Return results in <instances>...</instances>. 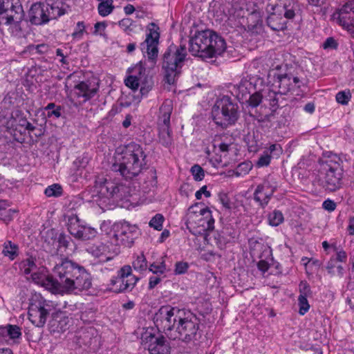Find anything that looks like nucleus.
<instances>
[{
    "label": "nucleus",
    "instance_id": "obj_1",
    "mask_svg": "<svg viewBox=\"0 0 354 354\" xmlns=\"http://www.w3.org/2000/svg\"><path fill=\"white\" fill-rule=\"evenodd\" d=\"M153 321L171 339L188 343L201 337L200 319L189 310L162 306L154 315Z\"/></svg>",
    "mask_w": 354,
    "mask_h": 354
},
{
    "label": "nucleus",
    "instance_id": "obj_2",
    "mask_svg": "<svg viewBox=\"0 0 354 354\" xmlns=\"http://www.w3.org/2000/svg\"><path fill=\"white\" fill-rule=\"evenodd\" d=\"M146 154L142 147L131 142L126 145L121 153L115 156L111 171L119 173L125 179L138 176L146 167Z\"/></svg>",
    "mask_w": 354,
    "mask_h": 354
},
{
    "label": "nucleus",
    "instance_id": "obj_3",
    "mask_svg": "<svg viewBox=\"0 0 354 354\" xmlns=\"http://www.w3.org/2000/svg\"><path fill=\"white\" fill-rule=\"evenodd\" d=\"M226 48L225 40L210 30L198 31L189 41V51L194 56L209 59L221 55Z\"/></svg>",
    "mask_w": 354,
    "mask_h": 354
},
{
    "label": "nucleus",
    "instance_id": "obj_4",
    "mask_svg": "<svg viewBox=\"0 0 354 354\" xmlns=\"http://www.w3.org/2000/svg\"><path fill=\"white\" fill-rule=\"evenodd\" d=\"M343 161L336 154H332L322 160L317 180L325 191L334 192L342 187Z\"/></svg>",
    "mask_w": 354,
    "mask_h": 354
},
{
    "label": "nucleus",
    "instance_id": "obj_5",
    "mask_svg": "<svg viewBox=\"0 0 354 354\" xmlns=\"http://www.w3.org/2000/svg\"><path fill=\"white\" fill-rule=\"evenodd\" d=\"M80 265L68 259H61L53 270V275L46 277L42 284L55 293L64 294L70 277L77 271Z\"/></svg>",
    "mask_w": 354,
    "mask_h": 354
},
{
    "label": "nucleus",
    "instance_id": "obj_6",
    "mask_svg": "<svg viewBox=\"0 0 354 354\" xmlns=\"http://www.w3.org/2000/svg\"><path fill=\"white\" fill-rule=\"evenodd\" d=\"M24 19V11L20 0H0V19L4 21L12 36H22Z\"/></svg>",
    "mask_w": 354,
    "mask_h": 354
},
{
    "label": "nucleus",
    "instance_id": "obj_7",
    "mask_svg": "<svg viewBox=\"0 0 354 354\" xmlns=\"http://www.w3.org/2000/svg\"><path fill=\"white\" fill-rule=\"evenodd\" d=\"M185 223L189 232L196 236L203 235L214 227L211 211L198 203L188 209Z\"/></svg>",
    "mask_w": 354,
    "mask_h": 354
},
{
    "label": "nucleus",
    "instance_id": "obj_8",
    "mask_svg": "<svg viewBox=\"0 0 354 354\" xmlns=\"http://www.w3.org/2000/svg\"><path fill=\"white\" fill-rule=\"evenodd\" d=\"M186 55L185 45L170 46L164 53L162 68L165 81L169 84H173L180 74Z\"/></svg>",
    "mask_w": 354,
    "mask_h": 354
},
{
    "label": "nucleus",
    "instance_id": "obj_9",
    "mask_svg": "<svg viewBox=\"0 0 354 354\" xmlns=\"http://www.w3.org/2000/svg\"><path fill=\"white\" fill-rule=\"evenodd\" d=\"M272 10L267 18V24L275 31L284 30L287 20L292 19L299 11L298 5L293 0H280Z\"/></svg>",
    "mask_w": 354,
    "mask_h": 354
},
{
    "label": "nucleus",
    "instance_id": "obj_10",
    "mask_svg": "<svg viewBox=\"0 0 354 354\" xmlns=\"http://www.w3.org/2000/svg\"><path fill=\"white\" fill-rule=\"evenodd\" d=\"M238 105L230 97L223 96L215 102L212 109V117L217 125L226 128L238 120Z\"/></svg>",
    "mask_w": 354,
    "mask_h": 354
},
{
    "label": "nucleus",
    "instance_id": "obj_11",
    "mask_svg": "<svg viewBox=\"0 0 354 354\" xmlns=\"http://www.w3.org/2000/svg\"><path fill=\"white\" fill-rule=\"evenodd\" d=\"M95 189L98 198L102 202L113 199L114 201L127 198L130 195V188L122 183H116L103 177H99L95 180Z\"/></svg>",
    "mask_w": 354,
    "mask_h": 354
},
{
    "label": "nucleus",
    "instance_id": "obj_12",
    "mask_svg": "<svg viewBox=\"0 0 354 354\" xmlns=\"http://www.w3.org/2000/svg\"><path fill=\"white\" fill-rule=\"evenodd\" d=\"M64 14V10L59 7L57 3L39 1L31 6L28 11V19L32 24L39 26Z\"/></svg>",
    "mask_w": 354,
    "mask_h": 354
},
{
    "label": "nucleus",
    "instance_id": "obj_13",
    "mask_svg": "<svg viewBox=\"0 0 354 354\" xmlns=\"http://www.w3.org/2000/svg\"><path fill=\"white\" fill-rule=\"evenodd\" d=\"M128 72L131 73L125 80V85L133 91L140 88L142 95H146L151 89L153 82L151 76L147 73L144 64L140 62Z\"/></svg>",
    "mask_w": 354,
    "mask_h": 354
},
{
    "label": "nucleus",
    "instance_id": "obj_14",
    "mask_svg": "<svg viewBox=\"0 0 354 354\" xmlns=\"http://www.w3.org/2000/svg\"><path fill=\"white\" fill-rule=\"evenodd\" d=\"M138 234V227L127 221L115 223L112 227L110 239L115 245L131 247Z\"/></svg>",
    "mask_w": 354,
    "mask_h": 354
},
{
    "label": "nucleus",
    "instance_id": "obj_15",
    "mask_svg": "<svg viewBox=\"0 0 354 354\" xmlns=\"http://www.w3.org/2000/svg\"><path fill=\"white\" fill-rule=\"evenodd\" d=\"M139 278L132 273L130 266L122 267L110 281L111 289L116 293L130 292L135 287Z\"/></svg>",
    "mask_w": 354,
    "mask_h": 354
},
{
    "label": "nucleus",
    "instance_id": "obj_16",
    "mask_svg": "<svg viewBox=\"0 0 354 354\" xmlns=\"http://www.w3.org/2000/svg\"><path fill=\"white\" fill-rule=\"evenodd\" d=\"M160 28L153 22L149 23L146 28V39L141 43L140 48L144 53H147L149 62L151 66L156 64L158 54V46L160 39Z\"/></svg>",
    "mask_w": 354,
    "mask_h": 354
},
{
    "label": "nucleus",
    "instance_id": "obj_17",
    "mask_svg": "<svg viewBox=\"0 0 354 354\" xmlns=\"http://www.w3.org/2000/svg\"><path fill=\"white\" fill-rule=\"evenodd\" d=\"M234 145V138L232 136L223 135L216 136L213 141L215 156L210 159V162L215 167H224L226 162H223V158H225Z\"/></svg>",
    "mask_w": 354,
    "mask_h": 354
},
{
    "label": "nucleus",
    "instance_id": "obj_18",
    "mask_svg": "<svg viewBox=\"0 0 354 354\" xmlns=\"http://www.w3.org/2000/svg\"><path fill=\"white\" fill-rule=\"evenodd\" d=\"M332 19L354 38V0H349L332 15Z\"/></svg>",
    "mask_w": 354,
    "mask_h": 354
},
{
    "label": "nucleus",
    "instance_id": "obj_19",
    "mask_svg": "<svg viewBox=\"0 0 354 354\" xmlns=\"http://www.w3.org/2000/svg\"><path fill=\"white\" fill-rule=\"evenodd\" d=\"M277 188V179L272 176H268L261 184L257 187L254 193V201L264 208L268 204Z\"/></svg>",
    "mask_w": 354,
    "mask_h": 354
},
{
    "label": "nucleus",
    "instance_id": "obj_20",
    "mask_svg": "<svg viewBox=\"0 0 354 354\" xmlns=\"http://www.w3.org/2000/svg\"><path fill=\"white\" fill-rule=\"evenodd\" d=\"M70 278V281L66 286L64 293H77L88 290L91 286L90 274L81 266H79L77 271Z\"/></svg>",
    "mask_w": 354,
    "mask_h": 354
},
{
    "label": "nucleus",
    "instance_id": "obj_21",
    "mask_svg": "<svg viewBox=\"0 0 354 354\" xmlns=\"http://www.w3.org/2000/svg\"><path fill=\"white\" fill-rule=\"evenodd\" d=\"M142 341L150 354H170V345L162 335L156 336L146 333L142 335Z\"/></svg>",
    "mask_w": 354,
    "mask_h": 354
},
{
    "label": "nucleus",
    "instance_id": "obj_22",
    "mask_svg": "<svg viewBox=\"0 0 354 354\" xmlns=\"http://www.w3.org/2000/svg\"><path fill=\"white\" fill-rule=\"evenodd\" d=\"M88 251L102 261H109L120 252V247L115 245L111 240L106 243H95L89 247Z\"/></svg>",
    "mask_w": 354,
    "mask_h": 354
},
{
    "label": "nucleus",
    "instance_id": "obj_23",
    "mask_svg": "<svg viewBox=\"0 0 354 354\" xmlns=\"http://www.w3.org/2000/svg\"><path fill=\"white\" fill-rule=\"evenodd\" d=\"M48 305L41 299L32 302L28 308V318L37 327H42L46 321L50 310Z\"/></svg>",
    "mask_w": 354,
    "mask_h": 354
},
{
    "label": "nucleus",
    "instance_id": "obj_24",
    "mask_svg": "<svg viewBox=\"0 0 354 354\" xmlns=\"http://www.w3.org/2000/svg\"><path fill=\"white\" fill-rule=\"evenodd\" d=\"M299 82L297 77H292L291 74L278 75L274 80L272 87L277 88L279 92L283 95L287 94L294 86Z\"/></svg>",
    "mask_w": 354,
    "mask_h": 354
},
{
    "label": "nucleus",
    "instance_id": "obj_25",
    "mask_svg": "<svg viewBox=\"0 0 354 354\" xmlns=\"http://www.w3.org/2000/svg\"><path fill=\"white\" fill-rule=\"evenodd\" d=\"M75 88L77 91V96L84 97V102L93 97L98 91L97 86L88 82H81L75 86Z\"/></svg>",
    "mask_w": 354,
    "mask_h": 354
},
{
    "label": "nucleus",
    "instance_id": "obj_26",
    "mask_svg": "<svg viewBox=\"0 0 354 354\" xmlns=\"http://www.w3.org/2000/svg\"><path fill=\"white\" fill-rule=\"evenodd\" d=\"M172 111V101L165 100L159 109L158 124L170 125V117Z\"/></svg>",
    "mask_w": 354,
    "mask_h": 354
},
{
    "label": "nucleus",
    "instance_id": "obj_27",
    "mask_svg": "<svg viewBox=\"0 0 354 354\" xmlns=\"http://www.w3.org/2000/svg\"><path fill=\"white\" fill-rule=\"evenodd\" d=\"M263 100L269 103V105L272 108H277L279 106L281 100H283V95L281 94L276 88H268L263 90Z\"/></svg>",
    "mask_w": 354,
    "mask_h": 354
},
{
    "label": "nucleus",
    "instance_id": "obj_28",
    "mask_svg": "<svg viewBox=\"0 0 354 354\" xmlns=\"http://www.w3.org/2000/svg\"><path fill=\"white\" fill-rule=\"evenodd\" d=\"M68 317H64L59 319H53L49 324V331L52 335L64 333L68 328Z\"/></svg>",
    "mask_w": 354,
    "mask_h": 354
},
{
    "label": "nucleus",
    "instance_id": "obj_29",
    "mask_svg": "<svg viewBox=\"0 0 354 354\" xmlns=\"http://www.w3.org/2000/svg\"><path fill=\"white\" fill-rule=\"evenodd\" d=\"M66 218L67 228L69 233L76 238L77 235L79 234L80 227L82 226V225L80 224L79 218L74 214L67 215Z\"/></svg>",
    "mask_w": 354,
    "mask_h": 354
},
{
    "label": "nucleus",
    "instance_id": "obj_30",
    "mask_svg": "<svg viewBox=\"0 0 354 354\" xmlns=\"http://www.w3.org/2000/svg\"><path fill=\"white\" fill-rule=\"evenodd\" d=\"M159 127V142L165 147L172 144L173 139L170 131V125L158 124Z\"/></svg>",
    "mask_w": 354,
    "mask_h": 354
},
{
    "label": "nucleus",
    "instance_id": "obj_31",
    "mask_svg": "<svg viewBox=\"0 0 354 354\" xmlns=\"http://www.w3.org/2000/svg\"><path fill=\"white\" fill-rule=\"evenodd\" d=\"M19 269L23 274H32V276L33 277L35 274L34 272L37 270L35 259L32 257H30L26 259H24L19 263Z\"/></svg>",
    "mask_w": 354,
    "mask_h": 354
},
{
    "label": "nucleus",
    "instance_id": "obj_32",
    "mask_svg": "<svg viewBox=\"0 0 354 354\" xmlns=\"http://www.w3.org/2000/svg\"><path fill=\"white\" fill-rule=\"evenodd\" d=\"M98 1L97 12L101 17H106L111 14L115 8L113 0H96Z\"/></svg>",
    "mask_w": 354,
    "mask_h": 354
},
{
    "label": "nucleus",
    "instance_id": "obj_33",
    "mask_svg": "<svg viewBox=\"0 0 354 354\" xmlns=\"http://www.w3.org/2000/svg\"><path fill=\"white\" fill-rule=\"evenodd\" d=\"M2 254L9 259L14 260L19 255V247L12 241H6L3 245Z\"/></svg>",
    "mask_w": 354,
    "mask_h": 354
},
{
    "label": "nucleus",
    "instance_id": "obj_34",
    "mask_svg": "<svg viewBox=\"0 0 354 354\" xmlns=\"http://www.w3.org/2000/svg\"><path fill=\"white\" fill-rule=\"evenodd\" d=\"M326 270L331 276L342 277L344 275V269L343 266L335 259H330L329 260L326 265Z\"/></svg>",
    "mask_w": 354,
    "mask_h": 354
},
{
    "label": "nucleus",
    "instance_id": "obj_35",
    "mask_svg": "<svg viewBox=\"0 0 354 354\" xmlns=\"http://www.w3.org/2000/svg\"><path fill=\"white\" fill-rule=\"evenodd\" d=\"M97 231L95 228L82 225V227H80V231L79 234L77 235L76 239L83 241L89 240L95 237Z\"/></svg>",
    "mask_w": 354,
    "mask_h": 354
},
{
    "label": "nucleus",
    "instance_id": "obj_36",
    "mask_svg": "<svg viewBox=\"0 0 354 354\" xmlns=\"http://www.w3.org/2000/svg\"><path fill=\"white\" fill-rule=\"evenodd\" d=\"M49 46L46 44H41L38 45L30 44L28 45L25 50V52H28L31 55L38 54L44 55L48 52Z\"/></svg>",
    "mask_w": 354,
    "mask_h": 354
},
{
    "label": "nucleus",
    "instance_id": "obj_37",
    "mask_svg": "<svg viewBox=\"0 0 354 354\" xmlns=\"http://www.w3.org/2000/svg\"><path fill=\"white\" fill-rule=\"evenodd\" d=\"M283 215L279 210L274 209L268 215V223L272 226H278L283 222Z\"/></svg>",
    "mask_w": 354,
    "mask_h": 354
},
{
    "label": "nucleus",
    "instance_id": "obj_38",
    "mask_svg": "<svg viewBox=\"0 0 354 354\" xmlns=\"http://www.w3.org/2000/svg\"><path fill=\"white\" fill-rule=\"evenodd\" d=\"M44 193L48 197H58L62 194V188L58 184H53L46 188Z\"/></svg>",
    "mask_w": 354,
    "mask_h": 354
},
{
    "label": "nucleus",
    "instance_id": "obj_39",
    "mask_svg": "<svg viewBox=\"0 0 354 354\" xmlns=\"http://www.w3.org/2000/svg\"><path fill=\"white\" fill-rule=\"evenodd\" d=\"M308 297H304L303 295H299L298 297V305L299 307V313L301 315H305L310 308V304L307 299Z\"/></svg>",
    "mask_w": 354,
    "mask_h": 354
},
{
    "label": "nucleus",
    "instance_id": "obj_40",
    "mask_svg": "<svg viewBox=\"0 0 354 354\" xmlns=\"http://www.w3.org/2000/svg\"><path fill=\"white\" fill-rule=\"evenodd\" d=\"M119 26L127 34H130L136 26L133 21L129 18H124L120 21Z\"/></svg>",
    "mask_w": 354,
    "mask_h": 354
},
{
    "label": "nucleus",
    "instance_id": "obj_41",
    "mask_svg": "<svg viewBox=\"0 0 354 354\" xmlns=\"http://www.w3.org/2000/svg\"><path fill=\"white\" fill-rule=\"evenodd\" d=\"M190 171L193 178L196 181L202 180L205 177L203 169L198 165H194L191 167Z\"/></svg>",
    "mask_w": 354,
    "mask_h": 354
},
{
    "label": "nucleus",
    "instance_id": "obj_42",
    "mask_svg": "<svg viewBox=\"0 0 354 354\" xmlns=\"http://www.w3.org/2000/svg\"><path fill=\"white\" fill-rule=\"evenodd\" d=\"M164 220L165 218L162 214H157L150 221L149 225L155 230H161Z\"/></svg>",
    "mask_w": 354,
    "mask_h": 354
},
{
    "label": "nucleus",
    "instance_id": "obj_43",
    "mask_svg": "<svg viewBox=\"0 0 354 354\" xmlns=\"http://www.w3.org/2000/svg\"><path fill=\"white\" fill-rule=\"evenodd\" d=\"M7 335L11 339L20 338L21 336V328L17 325L8 324V330Z\"/></svg>",
    "mask_w": 354,
    "mask_h": 354
},
{
    "label": "nucleus",
    "instance_id": "obj_44",
    "mask_svg": "<svg viewBox=\"0 0 354 354\" xmlns=\"http://www.w3.org/2000/svg\"><path fill=\"white\" fill-rule=\"evenodd\" d=\"M335 97L338 103L345 105L348 103L351 95L349 91H339L337 93Z\"/></svg>",
    "mask_w": 354,
    "mask_h": 354
},
{
    "label": "nucleus",
    "instance_id": "obj_45",
    "mask_svg": "<svg viewBox=\"0 0 354 354\" xmlns=\"http://www.w3.org/2000/svg\"><path fill=\"white\" fill-rule=\"evenodd\" d=\"M133 267L137 270H146L147 267L146 259L143 255L138 256L133 262Z\"/></svg>",
    "mask_w": 354,
    "mask_h": 354
},
{
    "label": "nucleus",
    "instance_id": "obj_46",
    "mask_svg": "<svg viewBox=\"0 0 354 354\" xmlns=\"http://www.w3.org/2000/svg\"><path fill=\"white\" fill-rule=\"evenodd\" d=\"M167 268L164 261L158 264L153 263L149 267V270L156 274H162L165 272Z\"/></svg>",
    "mask_w": 354,
    "mask_h": 354
},
{
    "label": "nucleus",
    "instance_id": "obj_47",
    "mask_svg": "<svg viewBox=\"0 0 354 354\" xmlns=\"http://www.w3.org/2000/svg\"><path fill=\"white\" fill-rule=\"evenodd\" d=\"M271 156L268 151H264L263 153L259 158L257 162V166L259 167H267L270 165Z\"/></svg>",
    "mask_w": 354,
    "mask_h": 354
},
{
    "label": "nucleus",
    "instance_id": "obj_48",
    "mask_svg": "<svg viewBox=\"0 0 354 354\" xmlns=\"http://www.w3.org/2000/svg\"><path fill=\"white\" fill-rule=\"evenodd\" d=\"M263 99V94H261L260 93L257 92L250 95L248 102L251 106L257 107L260 104Z\"/></svg>",
    "mask_w": 354,
    "mask_h": 354
},
{
    "label": "nucleus",
    "instance_id": "obj_49",
    "mask_svg": "<svg viewBox=\"0 0 354 354\" xmlns=\"http://www.w3.org/2000/svg\"><path fill=\"white\" fill-rule=\"evenodd\" d=\"M299 295L310 297L312 294L309 284L306 281H302L299 285Z\"/></svg>",
    "mask_w": 354,
    "mask_h": 354
},
{
    "label": "nucleus",
    "instance_id": "obj_50",
    "mask_svg": "<svg viewBox=\"0 0 354 354\" xmlns=\"http://www.w3.org/2000/svg\"><path fill=\"white\" fill-rule=\"evenodd\" d=\"M189 265L186 262L178 261L175 264L174 273L176 274H182L187 271Z\"/></svg>",
    "mask_w": 354,
    "mask_h": 354
},
{
    "label": "nucleus",
    "instance_id": "obj_51",
    "mask_svg": "<svg viewBox=\"0 0 354 354\" xmlns=\"http://www.w3.org/2000/svg\"><path fill=\"white\" fill-rule=\"evenodd\" d=\"M85 26L83 21L77 22L75 31L73 32L72 36L73 38L80 39L82 37L83 32L84 31Z\"/></svg>",
    "mask_w": 354,
    "mask_h": 354
},
{
    "label": "nucleus",
    "instance_id": "obj_52",
    "mask_svg": "<svg viewBox=\"0 0 354 354\" xmlns=\"http://www.w3.org/2000/svg\"><path fill=\"white\" fill-rule=\"evenodd\" d=\"M337 47V43L335 39L333 37H328L326 39L324 43L323 44V48L324 49L330 48L335 49Z\"/></svg>",
    "mask_w": 354,
    "mask_h": 354
},
{
    "label": "nucleus",
    "instance_id": "obj_53",
    "mask_svg": "<svg viewBox=\"0 0 354 354\" xmlns=\"http://www.w3.org/2000/svg\"><path fill=\"white\" fill-rule=\"evenodd\" d=\"M336 203L330 199L324 201L322 204L323 208L328 212L334 211L336 208Z\"/></svg>",
    "mask_w": 354,
    "mask_h": 354
},
{
    "label": "nucleus",
    "instance_id": "obj_54",
    "mask_svg": "<svg viewBox=\"0 0 354 354\" xmlns=\"http://www.w3.org/2000/svg\"><path fill=\"white\" fill-rule=\"evenodd\" d=\"M203 194H204L206 198H209L211 196V193L207 190L206 185L203 186L199 190H198L195 194V196L196 199L200 200L201 199Z\"/></svg>",
    "mask_w": 354,
    "mask_h": 354
},
{
    "label": "nucleus",
    "instance_id": "obj_55",
    "mask_svg": "<svg viewBox=\"0 0 354 354\" xmlns=\"http://www.w3.org/2000/svg\"><path fill=\"white\" fill-rule=\"evenodd\" d=\"M70 238L64 234H60L58 236V243L59 246L67 248L69 243Z\"/></svg>",
    "mask_w": 354,
    "mask_h": 354
},
{
    "label": "nucleus",
    "instance_id": "obj_56",
    "mask_svg": "<svg viewBox=\"0 0 354 354\" xmlns=\"http://www.w3.org/2000/svg\"><path fill=\"white\" fill-rule=\"evenodd\" d=\"M161 281V278L159 277V275H155L152 276L149 278V288L153 289L155 288L156 286H157Z\"/></svg>",
    "mask_w": 354,
    "mask_h": 354
},
{
    "label": "nucleus",
    "instance_id": "obj_57",
    "mask_svg": "<svg viewBox=\"0 0 354 354\" xmlns=\"http://www.w3.org/2000/svg\"><path fill=\"white\" fill-rule=\"evenodd\" d=\"M335 259L339 263L346 262L347 260V254L344 250H341L337 252L336 257H332Z\"/></svg>",
    "mask_w": 354,
    "mask_h": 354
},
{
    "label": "nucleus",
    "instance_id": "obj_58",
    "mask_svg": "<svg viewBox=\"0 0 354 354\" xmlns=\"http://www.w3.org/2000/svg\"><path fill=\"white\" fill-rule=\"evenodd\" d=\"M15 120L17 122V124L15 126V130H18V129H19V131L22 133V130L20 128L24 129V127L28 122L27 119L25 118H20L18 119V120L16 119Z\"/></svg>",
    "mask_w": 354,
    "mask_h": 354
},
{
    "label": "nucleus",
    "instance_id": "obj_59",
    "mask_svg": "<svg viewBox=\"0 0 354 354\" xmlns=\"http://www.w3.org/2000/svg\"><path fill=\"white\" fill-rule=\"evenodd\" d=\"M62 107L60 106H57L55 109L48 111L47 116L50 118L52 116H55L58 118L61 116Z\"/></svg>",
    "mask_w": 354,
    "mask_h": 354
},
{
    "label": "nucleus",
    "instance_id": "obj_60",
    "mask_svg": "<svg viewBox=\"0 0 354 354\" xmlns=\"http://www.w3.org/2000/svg\"><path fill=\"white\" fill-rule=\"evenodd\" d=\"M257 267L261 271L266 272L268 270L270 266L267 261L261 260L258 262Z\"/></svg>",
    "mask_w": 354,
    "mask_h": 354
},
{
    "label": "nucleus",
    "instance_id": "obj_61",
    "mask_svg": "<svg viewBox=\"0 0 354 354\" xmlns=\"http://www.w3.org/2000/svg\"><path fill=\"white\" fill-rule=\"evenodd\" d=\"M105 28L106 24L104 22H97L95 24V32H98L102 35Z\"/></svg>",
    "mask_w": 354,
    "mask_h": 354
},
{
    "label": "nucleus",
    "instance_id": "obj_62",
    "mask_svg": "<svg viewBox=\"0 0 354 354\" xmlns=\"http://www.w3.org/2000/svg\"><path fill=\"white\" fill-rule=\"evenodd\" d=\"M281 151H282V149L279 145L272 144L269 147L268 151L269 154L274 153L275 151H277V154H279V153H281Z\"/></svg>",
    "mask_w": 354,
    "mask_h": 354
},
{
    "label": "nucleus",
    "instance_id": "obj_63",
    "mask_svg": "<svg viewBox=\"0 0 354 354\" xmlns=\"http://www.w3.org/2000/svg\"><path fill=\"white\" fill-rule=\"evenodd\" d=\"M220 201L225 207L230 208V202L225 194L220 196Z\"/></svg>",
    "mask_w": 354,
    "mask_h": 354
},
{
    "label": "nucleus",
    "instance_id": "obj_64",
    "mask_svg": "<svg viewBox=\"0 0 354 354\" xmlns=\"http://www.w3.org/2000/svg\"><path fill=\"white\" fill-rule=\"evenodd\" d=\"M349 234L354 235V216L350 218L348 226Z\"/></svg>",
    "mask_w": 354,
    "mask_h": 354
}]
</instances>
